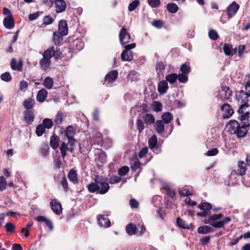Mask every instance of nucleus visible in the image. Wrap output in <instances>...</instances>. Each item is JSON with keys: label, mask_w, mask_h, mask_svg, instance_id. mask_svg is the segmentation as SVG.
<instances>
[{"label": "nucleus", "mask_w": 250, "mask_h": 250, "mask_svg": "<svg viewBox=\"0 0 250 250\" xmlns=\"http://www.w3.org/2000/svg\"><path fill=\"white\" fill-rule=\"evenodd\" d=\"M42 56L43 58L41 60L40 64L42 69L46 70L50 66L51 58L53 57L56 60H58L62 58V53L60 48L58 46H53L45 50Z\"/></svg>", "instance_id": "nucleus-1"}, {"label": "nucleus", "mask_w": 250, "mask_h": 250, "mask_svg": "<svg viewBox=\"0 0 250 250\" xmlns=\"http://www.w3.org/2000/svg\"><path fill=\"white\" fill-rule=\"evenodd\" d=\"M95 183H92L87 185V188L90 192H97L101 194L106 193L109 189V186L105 178L97 175L94 179Z\"/></svg>", "instance_id": "nucleus-2"}, {"label": "nucleus", "mask_w": 250, "mask_h": 250, "mask_svg": "<svg viewBox=\"0 0 250 250\" xmlns=\"http://www.w3.org/2000/svg\"><path fill=\"white\" fill-rule=\"evenodd\" d=\"M227 127L231 133L236 134L239 138H243L246 135L240 134L242 125H241L236 120H230L228 124Z\"/></svg>", "instance_id": "nucleus-3"}, {"label": "nucleus", "mask_w": 250, "mask_h": 250, "mask_svg": "<svg viewBox=\"0 0 250 250\" xmlns=\"http://www.w3.org/2000/svg\"><path fill=\"white\" fill-rule=\"evenodd\" d=\"M238 119L241 121L242 128L240 131V134L243 135H246L249 127L250 126V112L247 111V113L244 115L238 116Z\"/></svg>", "instance_id": "nucleus-4"}, {"label": "nucleus", "mask_w": 250, "mask_h": 250, "mask_svg": "<svg viewBox=\"0 0 250 250\" xmlns=\"http://www.w3.org/2000/svg\"><path fill=\"white\" fill-rule=\"evenodd\" d=\"M136 47V44L132 43L126 45L125 46V49L123 51L121 54V58L123 61L130 62L133 59V55L132 51L130 49H133Z\"/></svg>", "instance_id": "nucleus-5"}, {"label": "nucleus", "mask_w": 250, "mask_h": 250, "mask_svg": "<svg viewBox=\"0 0 250 250\" xmlns=\"http://www.w3.org/2000/svg\"><path fill=\"white\" fill-rule=\"evenodd\" d=\"M75 140H71L68 141L67 143L63 142L60 147L62 156L64 158L66 156V151L69 150L71 153H73L74 150Z\"/></svg>", "instance_id": "nucleus-6"}, {"label": "nucleus", "mask_w": 250, "mask_h": 250, "mask_svg": "<svg viewBox=\"0 0 250 250\" xmlns=\"http://www.w3.org/2000/svg\"><path fill=\"white\" fill-rule=\"evenodd\" d=\"M119 40L122 44H125L129 42L130 40V35L128 32L127 29L125 27H122L119 33Z\"/></svg>", "instance_id": "nucleus-7"}, {"label": "nucleus", "mask_w": 250, "mask_h": 250, "mask_svg": "<svg viewBox=\"0 0 250 250\" xmlns=\"http://www.w3.org/2000/svg\"><path fill=\"white\" fill-rule=\"evenodd\" d=\"M238 101L240 102L241 104L239 106L237 112L239 114L238 116H241V115H245V114L247 113V111H248L247 109L249 105L248 103L249 101L247 99H243L238 97Z\"/></svg>", "instance_id": "nucleus-8"}, {"label": "nucleus", "mask_w": 250, "mask_h": 250, "mask_svg": "<svg viewBox=\"0 0 250 250\" xmlns=\"http://www.w3.org/2000/svg\"><path fill=\"white\" fill-rule=\"evenodd\" d=\"M118 76L117 70H112L108 73L105 77V83L106 85L110 86L111 83L115 81Z\"/></svg>", "instance_id": "nucleus-9"}, {"label": "nucleus", "mask_w": 250, "mask_h": 250, "mask_svg": "<svg viewBox=\"0 0 250 250\" xmlns=\"http://www.w3.org/2000/svg\"><path fill=\"white\" fill-rule=\"evenodd\" d=\"M239 8V6L238 4H237L235 1L232 2V3L229 5L227 9L228 17L229 18H231L232 17H233L237 13Z\"/></svg>", "instance_id": "nucleus-10"}, {"label": "nucleus", "mask_w": 250, "mask_h": 250, "mask_svg": "<svg viewBox=\"0 0 250 250\" xmlns=\"http://www.w3.org/2000/svg\"><path fill=\"white\" fill-rule=\"evenodd\" d=\"M221 110L224 112L223 117L224 119H229L233 113V110L228 104H225L221 106Z\"/></svg>", "instance_id": "nucleus-11"}, {"label": "nucleus", "mask_w": 250, "mask_h": 250, "mask_svg": "<svg viewBox=\"0 0 250 250\" xmlns=\"http://www.w3.org/2000/svg\"><path fill=\"white\" fill-rule=\"evenodd\" d=\"M58 32L61 36H65L67 34V24L65 20H62L59 21L58 24Z\"/></svg>", "instance_id": "nucleus-12"}, {"label": "nucleus", "mask_w": 250, "mask_h": 250, "mask_svg": "<svg viewBox=\"0 0 250 250\" xmlns=\"http://www.w3.org/2000/svg\"><path fill=\"white\" fill-rule=\"evenodd\" d=\"M223 51L225 54L228 56H232L237 52V48H233L232 45L229 43H225L223 45Z\"/></svg>", "instance_id": "nucleus-13"}, {"label": "nucleus", "mask_w": 250, "mask_h": 250, "mask_svg": "<svg viewBox=\"0 0 250 250\" xmlns=\"http://www.w3.org/2000/svg\"><path fill=\"white\" fill-rule=\"evenodd\" d=\"M245 89L246 91L241 90L238 96L239 98L249 100V98H250V81L246 83Z\"/></svg>", "instance_id": "nucleus-14"}, {"label": "nucleus", "mask_w": 250, "mask_h": 250, "mask_svg": "<svg viewBox=\"0 0 250 250\" xmlns=\"http://www.w3.org/2000/svg\"><path fill=\"white\" fill-rule=\"evenodd\" d=\"M55 10L56 13H59L64 12L66 8V4L64 0H55Z\"/></svg>", "instance_id": "nucleus-15"}, {"label": "nucleus", "mask_w": 250, "mask_h": 250, "mask_svg": "<svg viewBox=\"0 0 250 250\" xmlns=\"http://www.w3.org/2000/svg\"><path fill=\"white\" fill-rule=\"evenodd\" d=\"M108 214H106V217L104 215H99L98 216V223L100 226L103 227L107 228L110 226V221L109 219L107 218Z\"/></svg>", "instance_id": "nucleus-16"}, {"label": "nucleus", "mask_w": 250, "mask_h": 250, "mask_svg": "<svg viewBox=\"0 0 250 250\" xmlns=\"http://www.w3.org/2000/svg\"><path fill=\"white\" fill-rule=\"evenodd\" d=\"M50 207L52 211L57 215H59L62 212V206L60 203L56 202L54 199L50 202Z\"/></svg>", "instance_id": "nucleus-17"}, {"label": "nucleus", "mask_w": 250, "mask_h": 250, "mask_svg": "<svg viewBox=\"0 0 250 250\" xmlns=\"http://www.w3.org/2000/svg\"><path fill=\"white\" fill-rule=\"evenodd\" d=\"M221 98L228 99L231 96V91L228 87L222 86L221 90L219 91Z\"/></svg>", "instance_id": "nucleus-18"}, {"label": "nucleus", "mask_w": 250, "mask_h": 250, "mask_svg": "<svg viewBox=\"0 0 250 250\" xmlns=\"http://www.w3.org/2000/svg\"><path fill=\"white\" fill-rule=\"evenodd\" d=\"M168 88V83L166 81H161L158 85V91L161 95H164Z\"/></svg>", "instance_id": "nucleus-19"}, {"label": "nucleus", "mask_w": 250, "mask_h": 250, "mask_svg": "<svg viewBox=\"0 0 250 250\" xmlns=\"http://www.w3.org/2000/svg\"><path fill=\"white\" fill-rule=\"evenodd\" d=\"M3 25L7 29H12L14 27L15 22L12 16H7L3 20Z\"/></svg>", "instance_id": "nucleus-20"}, {"label": "nucleus", "mask_w": 250, "mask_h": 250, "mask_svg": "<svg viewBox=\"0 0 250 250\" xmlns=\"http://www.w3.org/2000/svg\"><path fill=\"white\" fill-rule=\"evenodd\" d=\"M24 119L28 124H31L34 120L33 112L31 110L25 111L23 112Z\"/></svg>", "instance_id": "nucleus-21"}, {"label": "nucleus", "mask_w": 250, "mask_h": 250, "mask_svg": "<svg viewBox=\"0 0 250 250\" xmlns=\"http://www.w3.org/2000/svg\"><path fill=\"white\" fill-rule=\"evenodd\" d=\"M11 67L13 70H18L21 72L22 71V62L20 61L18 63L17 60L15 58H13L11 61Z\"/></svg>", "instance_id": "nucleus-22"}, {"label": "nucleus", "mask_w": 250, "mask_h": 250, "mask_svg": "<svg viewBox=\"0 0 250 250\" xmlns=\"http://www.w3.org/2000/svg\"><path fill=\"white\" fill-rule=\"evenodd\" d=\"M75 135V129L72 125H68L65 131V135L68 141L71 140H75L74 136Z\"/></svg>", "instance_id": "nucleus-23"}, {"label": "nucleus", "mask_w": 250, "mask_h": 250, "mask_svg": "<svg viewBox=\"0 0 250 250\" xmlns=\"http://www.w3.org/2000/svg\"><path fill=\"white\" fill-rule=\"evenodd\" d=\"M47 96V91L45 89L43 88L38 91L36 98L37 100L40 102H43L45 100Z\"/></svg>", "instance_id": "nucleus-24"}, {"label": "nucleus", "mask_w": 250, "mask_h": 250, "mask_svg": "<svg viewBox=\"0 0 250 250\" xmlns=\"http://www.w3.org/2000/svg\"><path fill=\"white\" fill-rule=\"evenodd\" d=\"M165 123H164L163 121H156L155 126V129L158 133L162 134L164 133L165 130Z\"/></svg>", "instance_id": "nucleus-25"}, {"label": "nucleus", "mask_w": 250, "mask_h": 250, "mask_svg": "<svg viewBox=\"0 0 250 250\" xmlns=\"http://www.w3.org/2000/svg\"><path fill=\"white\" fill-rule=\"evenodd\" d=\"M137 226L132 223H129L125 228L127 233L129 235H134L137 231Z\"/></svg>", "instance_id": "nucleus-26"}, {"label": "nucleus", "mask_w": 250, "mask_h": 250, "mask_svg": "<svg viewBox=\"0 0 250 250\" xmlns=\"http://www.w3.org/2000/svg\"><path fill=\"white\" fill-rule=\"evenodd\" d=\"M238 166V174L241 176L244 175L246 171V164L242 161H239L237 164Z\"/></svg>", "instance_id": "nucleus-27"}, {"label": "nucleus", "mask_w": 250, "mask_h": 250, "mask_svg": "<svg viewBox=\"0 0 250 250\" xmlns=\"http://www.w3.org/2000/svg\"><path fill=\"white\" fill-rule=\"evenodd\" d=\"M67 177L69 180L74 184L77 182V174L74 169H72L69 170Z\"/></svg>", "instance_id": "nucleus-28"}, {"label": "nucleus", "mask_w": 250, "mask_h": 250, "mask_svg": "<svg viewBox=\"0 0 250 250\" xmlns=\"http://www.w3.org/2000/svg\"><path fill=\"white\" fill-rule=\"evenodd\" d=\"M167 195L172 199H175L176 197V192L174 189H171L169 186H166L164 188Z\"/></svg>", "instance_id": "nucleus-29"}, {"label": "nucleus", "mask_w": 250, "mask_h": 250, "mask_svg": "<svg viewBox=\"0 0 250 250\" xmlns=\"http://www.w3.org/2000/svg\"><path fill=\"white\" fill-rule=\"evenodd\" d=\"M149 147L151 149H154L157 147V140L156 135H152L148 140Z\"/></svg>", "instance_id": "nucleus-30"}, {"label": "nucleus", "mask_w": 250, "mask_h": 250, "mask_svg": "<svg viewBox=\"0 0 250 250\" xmlns=\"http://www.w3.org/2000/svg\"><path fill=\"white\" fill-rule=\"evenodd\" d=\"M223 214L221 213L214 214L209 216L207 219L206 223H209L210 222H215V221L219 220L223 217Z\"/></svg>", "instance_id": "nucleus-31"}, {"label": "nucleus", "mask_w": 250, "mask_h": 250, "mask_svg": "<svg viewBox=\"0 0 250 250\" xmlns=\"http://www.w3.org/2000/svg\"><path fill=\"white\" fill-rule=\"evenodd\" d=\"M35 104V101L34 99L30 98L24 101L23 103V105L24 108L27 110H30L33 107Z\"/></svg>", "instance_id": "nucleus-32"}, {"label": "nucleus", "mask_w": 250, "mask_h": 250, "mask_svg": "<svg viewBox=\"0 0 250 250\" xmlns=\"http://www.w3.org/2000/svg\"><path fill=\"white\" fill-rule=\"evenodd\" d=\"M166 80L167 82L170 84L174 83L177 80V74L176 73H171L166 76Z\"/></svg>", "instance_id": "nucleus-33"}, {"label": "nucleus", "mask_w": 250, "mask_h": 250, "mask_svg": "<svg viewBox=\"0 0 250 250\" xmlns=\"http://www.w3.org/2000/svg\"><path fill=\"white\" fill-rule=\"evenodd\" d=\"M162 120L164 123L167 124L171 122L173 119V116L172 114L167 112L164 113L162 116Z\"/></svg>", "instance_id": "nucleus-34"}, {"label": "nucleus", "mask_w": 250, "mask_h": 250, "mask_svg": "<svg viewBox=\"0 0 250 250\" xmlns=\"http://www.w3.org/2000/svg\"><path fill=\"white\" fill-rule=\"evenodd\" d=\"M50 145L51 147L55 149L59 147L58 139L55 135L51 136L50 140Z\"/></svg>", "instance_id": "nucleus-35"}, {"label": "nucleus", "mask_w": 250, "mask_h": 250, "mask_svg": "<svg viewBox=\"0 0 250 250\" xmlns=\"http://www.w3.org/2000/svg\"><path fill=\"white\" fill-rule=\"evenodd\" d=\"M167 11L171 13H175L178 10V6L174 3H169L167 6Z\"/></svg>", "instance_id": "nucleus-36"}, {"label": "nucleus", "mask_w": 250, "mask_h": 250, "mask_svg": "<svg viewBox=\"0 0 250 250\" xmlns=\"http://www.w3.org/2000/svg\"><path fill=\"white\" fill-rule=\"evenodd\" d=\"M144 122L146 124H151L155 122V117L151 114H146L144 117Z\"/></svg>", "instance_id": "nucleus-37"}, {"label": "nucleus", "mask_w": 250, "mask_h": 250, "mask_svg": "<svg viewBox=\"0 0 250 250\" xmlns=\"http://www.w3.org/2000/svg\"><path fill=\"white\" fill-rule=\"evenodd\" d=\"M179 194L182 196H188L193 194V190L189 188H180L179 190Z\"/></svg>", "instance_id": "nucleus-38"}, {"label": "nucleus", "mask_w": 250, "mask_h": 250, "mask_svg": "<svg viewBox=\"0 0 250 250\" xmlns=\"http://www.w3.org/2000/svg\"><path fill=\"white\" fill-rule=\"evenodd\" d=\"M54 82L52 78L47 77L45 78L43 83L44 86L47 89H50L53 85Z\"/></svg>", "instance_id": "nucleus-39"}, {"label": "nucleus", "mask_w": 250, "mask_h": 250, "mask_svg": "<svg viewBox=\"0 0 250 250\" xmlns=\"http://www.w3.org/2000/svg\"><path fill=\"white\" fill-rule=\"evenodd\" d=\"M212 230V228L208 226L200 227L198 229V232L200 234H206L210 232Z\"/></svg>", "instance_id": "nucleus-40"}, {"label": "nucleus", "mask_w": 250, "mask_h": 250, "mask_svg": "<svg viewBox=\"0 0 250 250\" xmlns=\"http://www.w3.org/2000/svg\"><path fill=\"white\" fill-rule=\"evenodd\" d=\"M198 207L202 210H210L212 208V205L208 202H204L198 205Z\"/></svg>", "instance_id": "nucleus-41"}, {"label": "nucleus", "mask_w": 250, "mask_h": 250, "mask_svg": "<svg viewBox=\"0 0 250 250\" xmlns=\"http://www.w3.org/2000/svg\"><path fill=\"white\" fill-rule=\"evenodd\" d=\"M165 69V64L163 62H157L156 65V70L158 74L163 73Z\"/></svg>", "instance_id": "nucleus-42"}, {"label": "nucleus", "mask_w": 250, "mask_h": 250, "mask_svg": "<svg viewBox=\"0 0 250 250\" xmlns=\"http://www.w3.org/2000/svg\"><path fill=\"white\" fill-rule=\"evenodd\" d=\"M236 172L235 171H233L229 176V178L230 179V181H227V180H225V184L229 186L233 185L236 182L233 181L232 179L235 178V176L236 175Z\"/></svg>", "instance_id": "nucleus-43"}, {"label": "nucleus", "mask_w": 250, "mask_h": 250, "mask_svg": "<svg viewBox=\"0 0 250 250\" xmlns=\"http://www.w3.org/2000/svg\"><path fill=\"white\" fill-rule=\"evenodd\" d=\"M152 108L155 112L161 111L162 110V104L159 102L154 101L152 104Z\"/></svg>", "instance_id": "nucleus-44"}, {"label": "nucleus", "mask_w": 250, "mask_h": 250, "mask_svg": "<svg viewBox=\"0 0 250 250\" xmlns=\"http://www.w3.org/2000/svg\"><path fill=\"white\" fill-rule=\"evenodd\" d=\"M63 121V114L62 113L58 112L55 116L54 123L56 125H59L62 124Z\"/></svg>", "instance_id": "nucleus-45"}, {"label": "nucleus", "mask_w": 250, "mask_h": 250, "mask_svg": "<svg viewBox=\"0 0 250 250\" xmlns=\"http://www.w3.org/2000/svg\"><path fill=\"white\" fill-rule=\"evenodd\" d=\"M177 225L182 229H189L188 225L181 218H177L176 220Z\"/></svg>", "instance_id": "nucleus-46"}, {"label": "nucleus", "mask_w": 250, "mask_h": 250, "mask_svg": "<svg viewBox=\"0 0 250 250\" xmlns=\"http://www.w3.org/2000/svg\"><path fill=\"white\" fill-rule=\"evenodd\" d=\"M45 129L42 124L39 125L36 127V132L38 136H41L45 132Z\"/></svg>", "instance_id": "nucleus-47"}, {"label": "nucleus", "mask_w": 250, "mask_h": 250, "mask_svg": "<svg viewBox=\"0 0 250 250\" xmlns=\"http://www.w3.org/2000/svg\"><path fill=\"white\" fill-rule=\"evenodd\" d=\"M129 167L127 166H123L118 170V174L120 176H125L129 172Z\"/></svg>", "instance_id": "nucleus-48"}, {"label": "nucleus", "mask_w": 250, "mask_h": 250, "mask_svg": "<svg viewBox=\"0 0 250 250\" xmlns=\"http://www.w3.org/2000/svg\"><path fill=\"white\" fill-rule=\"evenodd\" d=\"M53 124V123L52 120L48 118H46L43 120L42 125H44L45 128L46 127L48 129H50L52 127Z\"/></svg>", "instance_id": "nucleus-49"}, {"label": "nucleus", "mask_w": 250, "mask_h": 250, "mask_svg": "<svg viewBox=\"0 0 250 250\" xmlns=\"http://www.w3.org/2000/svg\"><path fill=\"white\" fill-rule=\"evenodd\" d=\"M140 1L139 0H135L134 1L131 2L128 5V10L129 11H132L134 10L139 5Z\"/></svg>", "instance_id": "nucleus-50"}, {"label": "nucleus", "mask_w": 250, "mask_h": 250, "mask_svg": "<svg viewBox=\"0 0 250 250\" xmlns=\"http://www.w3.org/2000/svg\"><path fill=\"white\" fill-rule=\"evenodd\" d=\"M177 80L180 83H186L188 80V77L186 74L180 73L177 75Z\"/></svg>", "instance_id": "nucleus-51"}, {"label": "nucleus", "mask_w": 250, "mask_h": 250, "mask_svg": "<svg viewBox=\"0 0 250 250\" xmlns=\"http://www.w3.org/2000/svg\"><path fill=\"white\" fill-rule=\"evenodd\" d=\"M122 179L118 176H112L109 179V183L111 184H115L119 183Z\"/></svg>", "instance_id": "nucleus-52"}, {"label": "nucleus", "mask_w": 250, "mask_h": 250, "mask_svg": "<svg viewBox=\"0 0 250 250\" xmlns=\"http://www.w3.org/2000/svg\"><path fill=\"white\" fill-rule=\"evenodd\" d=\"M0 78L2 81L5 82H9L12 79L10 73L7 72L2 74L0 76Z\"/></svg>", "instance_id": "nucleus-53"}, {"label": "nucleus", "mask_w": 250, "mask_h": 250, "mask_svg": "<svg viewBox=\"0 0 250 250\" xmlns=\"http://www.w3.org/2000/svg\"><path fill=\"white\" fill-rule=\"evenodd\" d=\"M208 36L210 39L214 41L217 40L218 38V33L213 29H211L209 31Z\"/></svg>", "instance_id": "nucleus-54"}, {"label": "nucleus", "mask_w": 250, "mask_h": 250, "mask_svg": "<svg viewBox=\"0 0 250 250\" xmlns=\"http://www.w3.org/2000/svg\"><path fill=\"white\" fill-rule=\"evenodd\" d=\"M49 146L48 145L45 144L42 146L41 149V153L43 156H46L48 154Z\"/></svg>", "instance_id": "nucleus-55"}, {"label": "nucleus", "mask_w": 250, "mask_h": 250, "mask_svg": "<svg viewBox=\"0 0 250 250\" xmlns=\"http://www.w3.org/2000/svg\"><path fill=\"white\" fill-rule=\"evenodd\" d=\"M136 124L138 130L140 133L142 132L145 128L144 122L141 119H138L137 121Z\"/></svg>", "instance_id": "nucleus-56"}, {"label": "nucleus", "mask_w": 250, "mask_h": 250, "mask_svg": "<svg viewBox=\"0 0 250 250\" xmlns=\"http://www.w3.org/2000/svg\"><path fill=\"white\" fill-rule=\"evenodd\" d=\"M209 224L211 227L214 228H222L224 227L222 220L217 222H210Z\"/></svg>", "instance_id": "nucleus-57"}, {"label": "nucleus", "mask_w": 250, "mask_h": 250, "mask_svg": "<svg viewBox=\"0 0 250 250\" xmlns=\"http://www.w3.org/2000/svg\"><path fill=\"white\" fill-rule=\"evenodd\" d=\"M190 70V67L186 64H182L180 67V71L183 74H188L189 73Z\"/></svg>", "instance_id": "nucleus-58"}, {"label": "nucleus", "mask_w": 250, "mask_h": 250, "mask_svg": "<svg viewBox=\"0 0 250 250\" xmlns=\"http://www.w3.org/2000/svg\"><path fill=\"white\" fill-rule=\"evenodd\" d=\"M59 34L56 32L53 33V41L56 44L60 43L62 40V38Z\"/></svg>", "instance_id": "nucleus-59"}, {"label": "nucleus", "mask_w": 250, "mask_h": 250, "mask_svg": "<svg viewBox=\"0 0 250 250\" xmlns=\"http://www.w3.org/2000/svg\"><path fill=\"white\" fill-rule=\"evenodd\" d=\"M61 184L63 187V190L65 192H67L68 189V186L67 180L65 177H63L61 181Z\"/></svg>", "instance_id": "nucleus-60"}, {"label": "nucleus", "mask_w": 250, "mask_h": 250, "mask_svg": "<svg viewBox=\"0 0 250 250\" xmlns=\"http://www.w3.org/2000/svg\"><path fill=\"white\" fill-rule=\"evenodd\" d=\"M5 228L6 230V232L8 233L12 232L15 229V226L11 223H6L5 225Z\"/></svg>", "instance_id": "nucleus-61"}, {"label": "nucleus", "mask_w": 250, "mask_h": 250, "mask_svg": "<svg viewBox=\"0 0 250 250\" xmlns=\"http://www.w3.org/2000/svg\"><path fill=\"white\" fill-rule=\"evenodd\" d=\"M6 182L5 178L3 176L0 177V191H2L5 190L6 188Z\"/></svg>", "instance_id": "nucleus-62"}, {"label": "nucleus", "mask_w": 250, "mask_h": 250, "mask_svg": "<svg viewBox=\"0 0 250 250\" xmlns=\"http://www.w3.org/2000/svg\"><path fill=\"white\" fill-rule=\"evenodd\" d=\"M28 84L27 82L22 81L20 83V89L23 92H25L28 88Z\"/></svg>", "instance_id": "nucleus-63"}, {"label": "nucleus", "mask_w": 250, "mask_h": 250, "mask_svg": "<svg viewBox=\"0 0 250 250\" xmlns=\"http://www.w3.org/2000/svg\"><path fill=\"white\" fill-rule=\"evenodd\" d=\"M147 2L152 7H157L160 4V0H147Z\"/></svg>", "instance_id": "nucleus-64"}]
</instances>
